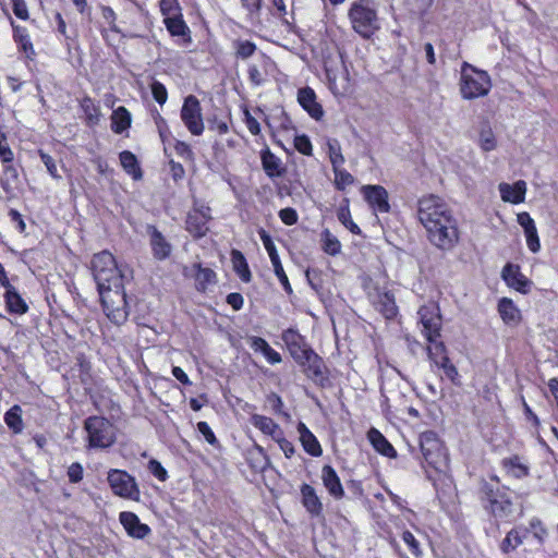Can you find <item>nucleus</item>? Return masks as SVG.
Segmentation results:
<instances>
[{"label": "nucleus", "mask_w": 558, "mask_h": 558, "mask_svg": "<svg viewBox=\"0 0 558 558\" xmlns=\"http://www.w3.org/2000/svg\"><path fill=\"white\" fill-rule=\"evenodd\" d=\"M417 218L428 241L438 250L450 251L458 244V220L441 197L434 194L422 196L417 201Z\"/></svg>", "instance_id": "obj_1"}, {"label": "nucleus", "mask_w": 558, "mask_h": 558, "mask_svg": "<svg viewBox=\"0 0 558 558\" xmlns=\"http://www.w3.org/2000/svg\"><path fill=\"white\" fill-rule=\"evenodd\" d=\"M92 271L98 291L123 286L124 275L118 267L114 256L108 251L94 255Z\"/></svg>", "instance_id": "obj_2"}, {"label": "nucleus", "mask_w": 558, "mask_h": 558, "mask_svg": "<svg viewBox=\"0 0 558 558\" xmlns=\"http://www.w3.org/2000/svg\"><path fill=\"white\" fill-rule=\"evenodd\" d=\"M459 86L462 98L472 100L488 95L492 89V80L486 71L463 62Z\"/></svg>", "instance_id": "obj_3"}, {"label": "nucleus", "mask_w": 558, "mask_h": 558, "mask_svg": "<svg viewBox=\"0 0 558 558\" xmlns=\"http://www.w3.org/2000/svg\"><path fill=\"white\" fill-rule=\"evenodd\" d=\"M87 447L90 449H107L116 440V428L113 424L104 416H89L84 421Z\"/></svg>", "instance_id": "obj_4"}, {"label": "nucleus", "mask_w": 558, "mask_h": 558, "mask_svg": "<svg viewBox=\"0 0 558 558\" xmlns=\"http://www.w3.org/2000/svg\"><path fill=\"white\" fill-rule=\"evenodd\" d=\"M104 312L114 325H123L129 317L126 295L123 286L98 291Z\"/></svg>", "instance_id": "obj_5"}, {"label": "nucleus", "mask_w": 558, "mask_h": 558, "mask_svg": "<svg viewBox=\"0 0 558 558\" xmlns=\"http://www.w3.org/2000/svg\"><path fill=\"white\" fill-rule=\"evenodd\" d=\"M349 19L353 29L365 38L371 37L379 28L376 11L363 1L351 5Z\"/></svg>", "instance_id": "obj_6"}, {"label": "nucleus", "mask_w": 558, "mask_h": 558, "mask_svg": "<svg viewBox=\"0 0 558 558\" xmlns=\"http://www.w3.org/2000/svg\"><path fill=\"white\" fill-rule=\"evenodd\" d=\"M107 482L113 495L128 500H140L141 490L136 480L126 471L110 469L107 473Z\"/></svg>", "instance_id": "obj_7"}, {"label": "nucleus", "mask_w": 558, "mask_h": 558, "mask_svg": "<svg viewBox=\"0 0 558 558\" xmlns=\"http://www.w3.org/2000/svg\"><path fill=\"white\" fill-rule=\"evenodd\" d=\"M422 453L426 462L435 469L446 461V453L441 441L434 432H425L420 437Z\"/></svg>", "instance_id": "obj_8"}, {"label": "nucleus", "mask_w": 558, "mask_h": 558, "mask_svg": "<svg viewBox=\"0 0 558 558\" xmlns=\"http://www.w3.org/2000/svg\"><path fill=\"white\" fill-rule=\"evenodd\" d=\"M181 119L191 134L198 136L204 132L202 107L195 96L190 95L184 99Z\"/></svg>", "instance_id": "obj_9"}, {"label": "nucleus", "mask_w": 558, "mask_h": 558, "mask_svg": "<svg viewBox=\"0 0 558 558\" xmlns=\"http://www.w3.org/2000/svg\"><path fill=\"white\" fill-rule=\"evenodd\" d=\"M422 332L428 342H434L440 337L441 317L439 310L434 304L424 305L418 310Z\"/></svg>", "instance_id": "obj_10"}, {"label": "nucleus", "mask_w": 558, "mask_h": 558, "mask_svg": "<svg viewBox=\"0 0 558 558\" xmlns=\"http://www.w3.org/2000/svg\"><path fill=\"white\" fill-rule=\"evenodd\" d=\"M211 219L210 208L203 206L202 208H195L189 213L186 218V230L194 238H202L208 231V221Z\"/></svg>", "instance_id": "obj_11"}, {"label": "nucleus", "mask_w": 558, "mask_h": 558, "mask_svg": "<svg viewBox=\"0 0 558 558\" xmlns=\"http://www.w3.org/2000/svg\"><path fill=\"white\" fill-rule=\"evenodd\" d=\"M501 278L508 287L525 294L530 291L532 281L529 280L520 270L519 265L508 263L501 270Z\"/></svg>", "instance_id": "obj_12"}, {"label": "nucleus", "mask_w": 558, "mask_h": 558, "mask_svg": "<svg viewBox=\"0 0 558 558\" xmlns=\"http://www.w3.org/2000/svg\"><path fill=\"white\" fill-rule=\"evenodd\" d=\"M430 345L427 348L428 356L430 361L438 367L445 371V374L450 378L454 379L458 376V371L453 364L450 363L449 357L446 353V348L442 342L437 341L429 342Z\"/></svg>", "instance_id": "obj_13"}, {"label": "nucleus", "mask_w": 558, "mask_h": 558, "mask_svg": "<svg viewBox=\"0 0 558 558\" xmlns=\"http://www.w3.org/2000/svg\"><path fill=\"white\" fill-rule=\"evenodd\" d=\"M362 192L366 202L375 213H388L390 205L388 203V192L381 185H364Z\"/></svg>", "instance_id": "obj_14"}, {"label": "nucleus", "mask_w": 558, "mask_h": 558, "mask_svg": "<svg viewBox=\"0 0 558 558\" xmlns=\"http://www.w3.org/2000/svg\"><path fill=\"white\" fill-rule=\"evenodd\" d=\"M119 521L130 537L143 539L150 533V527L142 523L134 512L122 511Z\"/></svg>", "instance_id": "obj_15"}, {"label": "nucleus", "mask_w": 558, "mask_h": 558, "mask_svg": "<svg viewBox=\"0 0 558 558\" xmlns=\"http://www.w3.org/2000/svg\"><path fill=\"white\" fill-rule=\"evenodd\" d=\"M517 221L523 228L529 250L532 253H538L541 250V242L533 218L529 213L522 211L517 215Z\"/></svg>", "instance_id": "obj_16"}, {"label": "nucleus", "mask_w": 558, "mask_h": 558, "mask_svg": "<svg viewBox=\"0 0 558 558\" xmlns=\"http://www.w3.org/2000/svg\"><path fill=\"white\" fill-rule=\"evenodd\" d=\"M147 234L153 255L156 259L163 260L171 254L172 246L155 226H147Z\"/></svg>", "instance_id": "obj_17"}, {"label": "nucleus", "mask_w": 558, "mask_h": 558, "mask_svg": "<svg viewBox=\"0 0 558 558\" xmlns=\"http://www.w3.org/2000/svg\"><path fill=\"white\" fill-rule=\"evenodd\" d=\"M298 101L313 119L320 120L324 116V110L316 101L315 92L311 87H304L299 90Z\"/></svg>", "instance_id": "obj_18"}, {"label": "nucleus", "mask_w": 558, "mask_h": 558, "mask_svg": "<svg viewBox=\"0 0 558 558\" xmlns=\"http://www.w3.org/2000/svg\"><path fill=\"white\" fill-rule=\"evenodd\" d=\"M498 189L504 202L520 204L525 199L526 183L523 180H519L513 184L500 183Z\"/></svg>", "instance_id": "obj_19"}, {"label": "nucleus", "mask_w": 558, "mask_h": 558, "mask_svg": "<svg viewBox=\"0 0 558 558\" xmlns=\"http://www.w3.org/2000/svg\"><path fill=\"white\" fill-rule=\"evenodd\" d=\"M498 313L507 325L517 326L521 322V312L511 299L501 298L498 302Z\"/></svg>", "instance_id": "obj_20"}, {"label": "nucleus", "mask_w": 558, "mask_h": 558, "mask_svg": "<svg viewBox=\"0 0 558 558\" xmlns=\"http://www.w3.org/2000/svg\"><path fill=\"white\" fill-rule=\"evenodd\" d=\"M2 286L5 288L4 300L8 311L19 315L25 314L28 310V306L19 294L16 289L9 281L7 284Z\"/></svg>", "instance_id": "obj_21"}, {"label": "nucleus", "mask_w": 558, "mask_h": 558, "mask_svg": "<svg viewBox=\"0 0 558 558\" xmlns=\"http://www.w3.org/2000/svg\"><path fill=\"white\" fill-rule=\"evenodd\" d=\"M322 480L324 486L327 488V490L332 497H335L336 499H340L343 497L344 492L340 478L332 466L325 465L323 468Z\"/></svg>", "instance_id": "obj_22"}, {"label": "nucleus", "mask_w": 558, "mask_h": 558, "mask_svg": "<svg viewBox=\"0 0 558 558\" xmlns=\"http://www.w3.org/2000/svg\"><path fill=\"white\" fill-rule=\"evenodd\" d=\"M167 31L171 36L181 37L184 43H191L190 28L181 15L163 19Z\"/></svg>", "instance_id": "obj_23"}, {"label": "nucleus", "mask_w": 558, "mask_h": 558, "mask_svg": "<svg viewBox=\"0 0 558 558\" xmlns=\"http://www.w3.org/2000/svg\"><path fill=\"white\" fill-rule=\"evenodd\" d=\"M298 432L300 434V440L304 450L313 457H318L322 454V447L313 435V433L305 426L304 423H299Z\"/></svg>", "instance_id": "obj_24"}, {"label": "nucleus", "mask_w": 558, "mask_h": 558, "mask_svg": "<svg viewBox=\"0 0 558 558\" xmlns=\"http://www.w3.org/2000/svg\"><path fill=\"white\" fill-rule=\"evenodd\" d=\"M367 438L377 452L388 458L396 457L395 448L378 429L371 428L367 433Z\"/></svg>", "instance_id": "obj_25"}, {"label": "nucleus", "mask_w": 558, "mask_h": 558, "mask_svg": "<svg viewBox=\"0 0 558 558\" xmlns=\"http://www.w3.org/2000/svg\"><path fill=\"white\" fill-rule=\"evenodd\" d=\"M374 305L387 319L393 318L398 313L395 298L389 292L378 293L374 300Z\"/></svg>", "instance_id": "obj_26"}, {"label": "nucleus", "mask_w": 558, "mask_h": 558, "mask_svg": "<svg viewBox=\"0 0 558 558\" xmlns=\"http://www.w3.org/2000/svg\"><path fill=\"white\" fill-rule=\"evenodd\" d=\"M299 364L304 367L307 377L316 379L323 376V360L313 350Z\"/></svg>", "instance_id": "obj_27"}, {"label": "nucleus", "mask_w": 558, "mask_h": 558, "mask_svg": "<svg viewBox=\"0 0 558 558\" xmlns=\"http://www.w3.org/2000/svg\"><path fill=\"white\" fill-rule=\"evenodd\" d=\"M529 530L523 526L512 529L501 542V550L506 554L514 550L527 537Z\"/></svg>", "instance_id": "obj_28"}, {"label": "nucleus", "mask_w": 558, "mask_h": 558, "mask_svg": "<svg viewBox=\"0 0 558 558\" xmlns=\"http://www.w3.org/2000/svg\"><path fill=\"white\" fill-rule=\"evenodd\" d=\"M301 494L303 499V505L306 510L313 515H319L323 510V505L316 495L314 487L308 484H304L301 487Z\"/></svg>", "instance_id": "obj_29"}, {"label": "nucleus", "mask_w": 558, "mask_h": 558, "mask_svg": "<svg viewBox=\"0 0 558 558\" xmlns=\"http://www.w3.org/2000/svg\"><path fill=\"white\" fill-rule=\"evenodd\" d=\"M251 423L265 435L271 436L274 440L278 435L282 434L279 425L270 417L254 414L251 417Z\"/></svg>", "instance_id": "obj_30"}, {"label": "nucleus", "mask_w": 558, "mask_h": 558, "mask_svg": "<svg viewBox=\"0 0 558 558\" xmlns=\"http://www.w3.org/2000/svg\"><path fill=\"white\" fill-rule=\"evenodd\" d=\"M262 165L264 171L270 178L281 177L283 174L281 160L268 148L262 151Z\"/></svg>", "instance_id": "obj_31"}, {"label": "nucleus", "mask_w": 558, "mask_h": 558, "mask_svg": "<svg viewBox=\"0 0 558 558\" xmlns=\"http://www.w3.org/2000/svg\"><path fill=\"white\" fill-rule=\"evenodd\" d=\"M197 268L195 275L196 289L201 292H206L211 286L217 282L216 272L210 268H204L201 265L195 266Z\"/></svg>", "instance_id": "obj_32"}, {"label": "nucleus", "mask_w": 558, "mask_h": 558, "mask_svg": "<svg viewBox=\"0 0 558 558\" xmlns=\"http://www.w3.org/2000/svg\"><path fill=\"white\" fill-rule=\"evenodd\" d=\"M231 262L233 265V270L238 274L241 280L244 282H250L252 275L244 255L238 250H232Z\"/></svg>", "instance_id": "obj_33"}, {"label": "nucleus", "mask_w": 558, "mask_h": 558, "mask_svg": "<svg viewBox=\"0 0 558 558\" xmlns=\"http://www.w3.org/2000/svg\"><path fill=\"white\" fill-rule=\"evenodd\" d=\"M112 131L121 134L131 125V114L125 107H118L113 110L112 116Z\"/></svg>", "instance_id": "obj_34"}, {"label": "nucleus", "mask_w": 558, "mask_h": 558, "mask_svg": "<svg viewBox=\"0 0 558 558\" xmlns=\"http://www.w3.org/2000/svg\"><path fill=\"white\" fill-rule=\"evenodd\" d=\"M19 183V172L13 165H7L0 179V185L7 195H12Z\"/></svg>", "instance_id": "obj_35"}, {"label": "nucleus", "mask_w": 558, "mask_h": 558, "mask_svg": "<svg viewBox=\"0 0 558 558\" xmlns=\"http://www.w3.org/2000/svg\"><path fill=\"white\" fill-rule=\"evenodd\" d=\"M489 510L495 517H507L512 512L511 501L504 495L489 499Z\"/></svg>", "instance_id": "obj_36"}, {"label": "nucleus", "mask_w": 558, "mask_h": 558, "mask_svg": "<svg viewBox=\"0 0 558 558\" xmlns=\"http://www.w3.org/2000/svg\"><path fill=\"white\" fill-rule=\"evenodd\" d=\"M120 162L123 169L133 177L134 180L142 178V171L138 167L135 155L129 150H123L120 154Z\"/></svg>", "instance_id": "obj_37"}, {"label": "nucleus", "mask_w": 558, "mask_h": 558, "mask_svg": "<svg viewBox=\"0 0 558 558\" xmlns=\"http://www.w3.org/2000/svg\"><path fill=\"white\" fill-rule=\"evenodd\" d=\"M502 464L507 472L517 478H522L529 473L527 465L518 456L505 459Z\"/></svg>", "instance_id": "obj_38"}, {"label": "nucleus", "mask_w": 558, "mask_h": 558, "mask_svg": "<svg viewBox=\"0 0 558 558\" xmlns=\"http://www.w3.org/2000/svg\"><path fill=\"white\" fill-rule=\"evenodd\" d=\"M4 422L14 433L20 434L23 430L22 409L20 405H13L4 415Z\"/></svg>", "instance_id": "obj_39"}, {"label": "nucleus", "mask_w": 558, "mask_h": 558, "mask_svg": "<svg viewBox=\"0 0 558 558\" xmlns=\"http://www.w3.org/2000/svg\"><path fill=\"white\" fill-rule=\"evenodd\" d=\"M322 240L325 253L335 256L341 252L340 241L329 230L323 231Z\"/></svg>", "instance_id": "obj_40"}, {"label": "nucleus", "mask_w": 558, "mask_h": 558, "mask_svg": "<svg viewBox=\"0 0 558 558\" xmlns=\"http://www.w3.org/2000/svg\"><path fill=\"white\" fill-rule=\"evenodd\" d=\"M327 148L332 169L342 167L345 159L342 155L340 143L337 140H329L327 142Z\"/></svg>", "instance_id": "obj_41"}, {"label": "nucleus", "mask_w": 558, "mask_h": 558, "mask_svg": "<svg viewBox=\"0 0 558 558\" xmlns=\"http://www.w3.org/2000/svg\"><path fill=\"white\" fill-rule=\"evenodd\" d=\"M478 145L484 151H492L497 147L496 137L489 126H485L481 130Z\"/></svg>", "instance_id": "obj_42"}, {"label": "nucleus", "mask_w": 558, "mask_h": 558, "mask_svg": "<svg viewBox=\"0 0 558 558\" xmlns=\"http://www.w3.org/2000/svg\"><path fill=\"white\" fill-rule=\"evenodd\" d=\"M82 109L86 116L89 124H97L100 117L99 108L94 104L89 97L82 100Z\"/></svg>", "instance_id": "obj_43"}, {"label": "nucleus", "mask_w": 558, "mask_h": 558, "mask_svg": "<svg viewBox=\"0 0 558 558\" xmlns=\"http://www.w3.org/2000/svg\"><path fill=\"white\" fill-rule=\"evenodd\" d=\"M159 7L165 19L182 14L178 0H160Z\"/></svg>", "instance_id": "obj_44"}, {"label": "nucleus", "mask_w": 558, "mask_h": 558, "mask_svg": "<svg viewBox=\"0 0 558 558\" xmlns=\"http://www.w3.org/2000/svg\"><path fill=\"white\" fill-rule=\"evenodd\" d=\"M335 173V184L338 190H344L347 186L351 185L354 181L353 177L342 167H337L333 169Z\"/></svg>", "instance_id": "obj_45"}, {"label": "nucleus", "mask_w": 558, "mask_h": 558, "mask_svg": "<svg viewBox=\"0 0 558 558\" xmlns=\"http://www.w3.org/2000/svg\"><path fill=\"white\" fill-rule=\"evenodd\" d=\"M338 219L352 233H354V234H360L361 233V229L352 220L351 214H350L349 209H344V208L340 209L339 213H338Z\"/></svg>", "instance_id": "obj_46"}, {"label": "nucleus", "mask_w": 558, "mask_h": 558, "mask_svg": "<svg viewBox=\"0 0 558 558\" xmlns=\"http://www.w3.org/2000/svg\"><path fill=\"white\" fill-rule=\"evenodd\" d=\"M294 147L299 153H301L305 156H311L313 153L312 143H311L308 136H306L304 134L295 136Z\"/></svg>", "instance_id": "obj_47"}, {"label": "nucleus", "mask_w": 558, "mask_h": 558, "mask_svg": "<svg viewBox=\"0 0 558 558\" xmlns=\"http://www.w3.org/2000/svg\"><path fill=\"white\" fill-rule=\"evenodd\" d=\"M235 45H236V56L242 59H246V58L251 57L256 50L255 44L252 41H248V40H239V41H236Z\"/></svg>", "instance_id": "obj_48"}, {"label": "nucleus", "mask_w": 558, "mask_h": 558, "mask_svg": "<svg viewBox=\"0 0 558 558\" xmlns=\"http://www.w3.org/2000/svg\"><path fill=\"white\" fill-rule=\"evenodd\" d=\"M527 530L529 533L531 532L539 543H543L547 537V530L543 526L538 519L531 520L530 527Z\"/></svg>", "instance_id": "obj_49"}, {"label": "nucleus", "mask_w": 558, "mask_h": 558, "mask_svg": "<svg viewBox=\"0 0 558 558\" xmlns=\"http://www.w3.org/2000/svg\"><path fill=\"white\" fill-rule=\"evenodd\" d=\"M38 154H39L41 161L46 166L49 174L53 179H57V180L61 179V175L58 173L57 165H56V161L53 160V158L50 155H48L47 153H45L44 150H39Z\"/></svg>", "instance_id": "obj_50"}, {"label": "nucleus", "mask_w": 558, "mask_h": 558, "mask_svg": "<svg viewBox=\"0 0 558 558\" xmlns=\"http://www.w3.org/2000/svg\"><path fill=\"white\" fill-rule=\"evenodd\" d=\"M13 151L10 148L7 140V135L3 132H0V159L4 163H10L13 160Z\"/></svg>", "instance_id": "obj_51"}, {"label": "nucleus", "mask_w": 558, "mask_h": 558, "mask_svg": "<svg viewBox=\"0 0 558 558\" xmlns=\"http://www.w3.org/2000/svg\"><path fill=\"white\" fill-rule=\"evenodd\" d=\"M151 94H153V97L154 99L159 104V105H165L167 99H168V93H167V89L165 87V85L158 81H155L153 82L151 84Z\"/></svg>", "instance_id": "obj_52"}, {"label": "nucleus", "mask_w": 558, "mask_h": 558, "mask_svg": "<svg viewBox=\"0 0 558 558\" xmlns=\"http://www.w3.org/2000/svg\"><path fill=\"white\" fill-rule=\"evenodd\" d=\"M312 349L307 347V344L304 342V339L301 341V343H295V347L292 345L289 348V352L291 353L292 357L300 363L303 361L304 356L307 354V352H311Z\"/></svg>", "instance_id": "obj_53"}, {"label": "nucleus", "mask_w": 558, "mask_h": 558, "mask_svg": "<svg viewBox=\"0 0 558 558\" xmlns=\"http://www.w3.org/2000/svg\"><path fill=\"white\" fill-rule=\"evenodd\" d=\"M402 539L409 546V549L412 553V555H414L415 557L421 556L422 551L420 548V543L411 532L404 531L402 533Z\"/></svg>", "instance_id": "obj_54"}, {"label": "nucleus", "mask_w": 558, "mask_h": 558, "mask_svg": "<svg viewBox=\"0 0 558 558\" xmlns=\"http://www.w3.org/2000/svg\"><path fill=\"white\" fill-rule=\"evenodd\" d=\"M148 469L154 476H156L159 481H166L168 477V473L166 469L158 462L157 460H150L148 462Z\"/></svg>", "instance_id": "obj_55"}, {"label": "nucleus", "mask_w": 558, "mask_h": 558, "mask_svg": "<svg viewBox=\"0 0 558 558\" xmlns=\"http://www.w3.org/2000/svg\"><path fill=\"white\" fill-rule=\"evenodd\" d=\"M197 429L204 436L208 444L216 445L218 442L214 432L206 422H198Z\"/></svg>", "instance_id": "obj_56"}, {"label": "nucleus", "mask_w": 558, "mask_h": 558, "mask_svg": "<svg viewBox=\"0 0 558 558\" xmlns=\"http://www.w3.org/2000/svg\"><path fill=\"white\" fill-rule=\"evenodd\" d=\"M281 221L287 226H292L298 221V214L293 208L287 207L279 211Z\"/></svg>", "instance_id": "obj_57"}, {"label": "nucleus", "mask_w": 558, "mask_h": 558, "mask_svg": "<svg viewBox=\"0 0 558 558\" xmlns=\"http://www.w3.org/2000/svg\"><path fill=\"white\" fill-rule=\"evenodd\" d=\"M68 476L71 483H78L83 478V466L74 462L68 469Z\"/></svg>", "instance_id": "obj_58"}, {"label": "nucleus", "mask_w": 558, "mask_h": 558, "mask_svg": "<svg viewBox=\"0 0 558 558\" xmlns=\"http://www.w3.org/2000/svg\"><path fill=\"white\" fill-rule=\"evenodd\" d=\"M282 340L286 342L288 349L292 345L295 347V343H301L303 337L293 329H288L282 335Z\"/></svg>", "instance_id": "obj_59"}, {"label": "nucleus", "mask_w": 558, "mask_h": 558, "mask_svg": "<svg viewBox=\"0 0 558 558\" xmlns=\"http://www.w3.org/2000/svg\"><path fill=\"white\" fill-rule=\"evenodd\" d=\"M244 121L246 128L253 135H258L260 133V125L258 121L250 113L248 110L244 111Z\"/></svg>", "instance_id": "obj_60"}, {"label": "nucleus", "mask_w": 558, "mask_h": 558, "mask_svg": "<svg viewBox=\"0 0 558 558\" xmlns=\"http://www.w3.org/2000/svg\"><path fill=\"white\" fill-rule=\"evenodd\" d=\"M275 440L278 442L280 449L283 451L287 458H291L294 454V446L292 442L286 439L282 434L278 435Z\"/></svg>", "instance_id": "obj_61"}, {"label": "nucleus", "mask_w": 558, "mask_h": 558, "mask_svg": "<svg viewBox=\"0 0 558 558\" xmlns=\"http://www.w3.org/2000/svg\"><path fill=\"white\" fill-rule=\"evenodd\" d=\"M275 275L279 279L280 283L283 286V289L288 292H292L291 284L289 282V279L283 270L282 265H277V267L274 268Z\"/></svg>", "instance_id": "obj_62"}, {"label": "nucleus", "mask_w": 558, "mask_h": 558, "mask_svg": "<svg viewBox=\"0 0 558 558\" xmlns=\"http://www.w3.org/2000/svg\"><path fill=\"white\" fill-rule=\"evenodd\" d=\"M102 17L113 32H119L116 25V13L110 7L102 8Z\"/></svg>", "instance_id": "obj_63"}, {"label": "nucleus", "mask_w": 558, "mask_h": 558, "mask_svg": "<svg viewBox=\"0 0 558 558\" xmlns=\"http://www.w3.org/2000/svg\"><path fill=\"white\" fill-rule=\"evenodd\" d=\"M13 11L14 14L22 20L28 17L27 7L24 0H13Z\"/></svg>", "instance_id": "obj_64"}]
</instances>
